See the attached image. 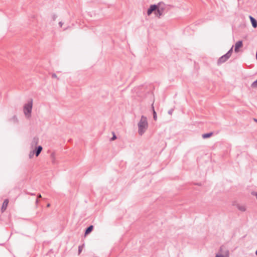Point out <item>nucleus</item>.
<instances>
[{"mask_svg": "<svg viewBox=\"0 0 257 257\" xmlns=\"http://www.w3.org/2000/svg\"><path fill=\"white\" fill-rule=\"evenodd\" d=\"M138 134L142 136L148 128V122L147 118L144 115H142L141 118L138 122Z\"/></svg>", "mask_w": 257, "mask_h": 257, "instance_id": "nucleus-1", "label": "nucleus"}, {"mask_svg": "<svg viewBox=\"0 0 257 257\" xmlns=\"http://www.w3.org/2000/svg\"><path fill=\"white\" fill-rule=\"evenodd\" d=\"M33 107V99H30L28 102L24 105L23 112L27 119H30L31 117V113Z\"/></svg>", "mask_w": 257, "mask_h": 257, "instance_id": "nucleus-2", "label": "nucleus"}, {"mask_svg": "<svg viewBox=\"0 0 257 257\" xmlns=\"http://www.w3.org/2000/svg\"><path fill=\"white\" fill-rule=\"evenodd\" d=\"M157 9H156L155 14L156 16L160 17L162 16L164 13V11L165 10V5L163 2H159L158 4Z\"/></svg>", "mask_w": 257, "mask_h": 257, "instance_id": "nucleus-3", "label": "nucleus"}, {"mask_svg": "<svg viewBox=\"0 0 257 257\" xmlns=\"http://www.w3.org/2000/svg\"><path fill=\"white\" fill-rule=\"evenodd\" d=\"M158 4L152 5L150 6V8L148 9L147 14L148 16L151 15L153 12L155 13L156 9H157Z\"/></svg>", "mask_w": 257, "mask_h": 257, "instance_id": "nucleus-4", "label": "nucleus"}, {"mask_svg": "<svg viewBox=\"0 0 257 257\" xmlns=\"http://www.w3.org/2000/svg\"><path fill=\"white\" fill-rule=\"evenodd\" d=\"M229 57H228V56L225 54L224 55H223V56H222L221 57H220L219 59L217 61V64L218 65H220V64H221L222 63H224L225 62H226L228 59H229Z\"/></svg>", "mask_w": 257, "mask_h": 257, "instance_id": "nucleus-5", "label": "nucleus"}, {"mask_svg": "<svg viewBox=\"0 0 257 257\" xmlns=\"http://www.w3.org/2000/svg\"><path fill=\"white\" fill-rule=\"evenodd\" d=\"M243 43L241 40L238 41L235 44L234 51L237 53L239 51V49L242 47Z\"/></svg>", "mask_w": 257, "mask_h": 257, "instance_id": "nucleus-6", "label": "nucleus"}, {"mask_svg": "<svg viewBox=\"0 0 257 257\" xmlns=\"http://www.w3.org/2000/svg\"><path fill=\"white\" fill-rule=\"evenodd\" d=\"M43 149V148L41 146H38L37 147H36L35 150H34L33 151L35 153L36 157H38L42 152Z\"/></svg>", "mask_w": 257, "mask_h": 257, "instance_id": "nucleus-7", "label": "nucleus"}, {"mask_svg": "<svg viewBox=\"0 0 257 257\" xmlns=\"http://www.w3.org/2000/svg\"><path fill=\"white\" fill-rule=\"evenodd\" d=\"M9 200L8 199H6L4 200L2 206L1 207V211L2 212H4L6 210L8 205L9 204Z\"/></svg>", "mask_w": 257, "mask_h": 257, "instance_id": "nucleus-8", "label": "nucleus"}, {"mask_svg": "<svg viewBox=\"0 0 257 257\" xmlns=\"http://www.w3.org/2000/svg\"><path fill=\"white\" fill-rule=\"evenodd\" d=\"M39 138L37 137H35L33 138L31 143V146L32 148H33L34 147H36L38 144L39 143Z\"/></svg>", "mask_w": 257, "mask_h": 257, "instance_id": "nucleus-9", "label": "nucleus"}, {"mask_svg": "<svg viewBox=\"0 0 257 257\" xmlns=\"http://www.w3.org/2000/svg\"><path fill=\"white\" fill-rule=\"evenodd\" d=\"M249 18L252 27L254 28H256L257 27V21L251 16H249Z\"/></svg>", "mask_w": 257, "mask_h": 257, "instance_id": "nucleus-10", "label": "nucleus"}, {"mask_svg": "<svg viewBox=\"0 0 257 257\" xmlns=\"http://www.w3.org/2000/svg\"><path fill=\"white\" fill-rule=\"evenodd\" d=\"M93 226L92 225H90L89 226H88L87 228H86L85 230V236H86L88 234H89L93 229Z\"/></svg>", "mask_w": 257, "mask_h": 257, "instance_id": "nucleus-11", "label": "nucleus"}, {"mask_svg": "<svg viewBox=\"0 0 257 257\" xmlns=\"http://www.w3.org/2000/svg\"><path fill=\"white\" fill-rule=\"evenodd\" d=\"M213 134V132H209L202 134V137L204 139H206L211 137Z\"/></svg>", "mask_w": 257, "mask_h": 257, "instance_id": "nucleus-12", "label": "nucleus"}, {"mask_svg": "<svg viewBox=\"0 0 257 257\" xmlns=\"http://www.w3.org/2000/svg\"><path fill=\"white\" fill-rule=\"evenodd\" d=\"M237 209L242 212H244L246 210V207L244 205H240L239 204H237L236 205Z\"/></svg>", "mask_w": 257, "mask_h": 257, "instance_id": "nucleus-13", "label": "nucleus"}, {"mask_svg": "<svg viewBox=\"0 0 257 257\" xmlns=\"http://www.w3.org/2000/svg\"><path fill=\"white\" fill-rule=\"evenodd\" d=\"M50 157H51V160H52V164H54V165L56 164V161L55 153H52L51 154Z\"/></svg>", "mask_w": 257, "mask_h": 257, "instance_id": "nucleus-14", "label": "nucleus"}, {"mask_svg": "<svg viewBox=\"0 0 257 257\" xmlns=\"http://www.w3.org/2000/svg\"><path fill=\"white\" fill-rule=\"evenodd\" d=\"M215 257H229V251L227 250L225 255H222L221 254H217L216 255Z\"/></svg>", "mask_w": 257, "mask_h": 257, "instance_id": "nucleus-15", "label": "nucleus"}, {"mask_svg": "<svg viewBox=\"0 0 257 257\" xmlns=\"http://www.w3.org/2000/svg\"><path fill=\"white\" fill-rule=\"evenodd\" d=\"M232 48L233 46L230 49V50H228V51L226 53V54L229 57V58L230 57L232 53Z\"/></svg>", "mask_w": 257, "mask_h": 257, "instance_id": "nucleus-16", "label": "nucleus"}, {"mask_svg": "<svg viewBox=\"0 0 257 257\" xmlns=\"http://www.w3.org/2000/svg\"><path fill=\"white\" fill-rule=\"evenodd\" d=\"M251 87L253 88L257 87V79L252 83Z\"/></svg>", "mask_w": 257, "mask_h": 257, "instance_id": "nucleus-17", "label": "nucleus"}, {"mask_svg": "<svg viewBox=\"0 0 257 257\" xmlns=\"http://www.w3.org/2000/svg\"><path fill=\"white\" fill-rule=\"evenodd\" d=\"M84 245V244H82V245H79L78 246V254H80L81 253V252H82V248H83V247Z\"/></svg>", "mask_w": 257, "mask_h": 257, "instance_id": "nucleus-18", "label": "nucleus"}, {"mask_svg": "<svg viewBox=\"0 0 257 257\" xmlns=\"http://www.w3.org/2000/svg\"><path fill=\"white\" fill-rule=\"evenodd\" d=\"M153 118L155 120H157V114L155 110H154V112H153Z\"/></svg>", "mask_w": 257, "mask_h": 257, "instance_id": "nucleus-19", "label": "nucleus"}, {"mask_svg": "<svg viewBox=\"0 0 257 257\" xmlns=\"http://www.w3.org/2000/svg\"><path fill=\"white\" fill-rule=\"evenodd\" d=\"M25 193L26 194H29L31 196H35L36 195V193H33V192H29L27 191H25Z\"/></svg>", "mask_w": 257, "mask_h": 257, "instance_id": "nucleus-20", "label": "nucleus"}, {"mask_svg": "<svg viewBox=\"0 0 257 257\" xmlns=\"http://www.w3.org/2000/svg\"><path fill=\"white\" fill-rule=\"evenodd\" d=\"M34 154H35V153H34V152L33 151H31L29 155V158H32L33 157Z\"/></svg>", "mask_w": 257, "mask_h": 257, "instance_id": "nucleus-21", "label": "nucleus"}, {"mask_svg": "<svg viewBox=\"0 0 257 257\" xmlns=\"http://www.w3.org/2000/svg\"><path fill=\"white\" fill-rule=\"evenodd\" d=\"M57 18V16L56 14H53L52 15V20L53 21H55V20L56 19V18Z\"/></svg>", "mask_w": 257, "mask_h": 257, "instance_id": "nucleus-22", "label": "nucleus"}, {"mask_svg": "<svg viewBox=\"0 0 257 257\" xmlns=\"http://www.w3.org/2000/svg\"><path fill=\"white\" fill-rule=\"evenodd\" d=\"M173 111H174V109H173V108L170 109V110H169L168 113L169 114L172 115L173 112Z\"/></svg>", "mask_w": 257, "mask_h": 257, "instance_id": "nucleus-23", "label": "nucleus"}, {"mask_svg": "<svg viewBox=\"0 0 257 257\" xmlns=\"http://www.w3.org/2000/svg\"><path fill=\"white\" fill-rule=\"evenodd\" d=\"M116 139V136H115V135L114 134V133H113V137H112V138L111 139V140H114Z\"/></svg>", "mask_w": 257, "mask_h": 257, "instance_id": "nucleus-24", "label": "nucleus"}, {"mask_svg": "<svg viewBox=\"0 0 257 257\" xmlns=\"http://www.w3.org/2000/svg\"><path fill=\"white\" fill-rule=\"evenodd\" d=\"M52 77L55 78H57L58 79V78H57V75L55 73H53L52 74Z\"/></svg>", "mask_w": 257, "mask_h": 257, "instance_id": "nucleus-25", "label": "nucleus"}, {"mask_svg": "<svg viewBox=\"0 0 257 257\" xmlns=\"http://www.w3.org/2000/svg\"><path fill=\"white\" fill-rule=\"evenodd\" d=\"M38 203H39V200H38V198H37L36 200V201H35V204H36V206L38 205Z\"/></svg>", "mask_w": 257, "mask_h": 257, "instance_id": "nucleus-26", "label": "nucleus"}, {"mask_svg": "<svg viewBox=\"0 0 257 257\" xmlns=\"http://www.w3.org/2000/svg\"><path fill=\"white\" fill-rule=\"evenodd\" d=\"M63 24V22H60L59 23V26H60V27H61L62 26Z\"/></svg>", "mask_w": 257, "mask_h": 257, "instance_id": "nucleus-27", "label": "nucleus"}, {"mask_svg": "<svg viewBox=\"0 0 257 257\" xmlns=\"http://www.w3.org/2000/svg\"><path fill=\"white\" fill-rule=\"evenodd\" d=\"M42 196H41V195L40 194H39L38 195H37V198H41Z\"/></svg>", "mask_w": 257, "mask_h": 257, "instance_id": "nucleus-28", "label": "nucleus"}, {"mask_svg": "<svg viewBox=\"0 0 257 257\" xmlns=\"http://www.w3.org/2000/svg\"><path fill=\"white\" fill-rule=\"evenodd\" d=\"M152 109L153 112H154V110H155V109H154V106L153 104H152Z\"/></svg>", "mask_w": 257, "mask_h": 257, "instance_id": "nucleus-29", "label": "nucleus"}, {"mask_svg": "<svg viewBox=\"0 0 257 257\" xmlns=\"http://www.w3.org/2000/svg\"><path fill=\"white\" fill-rule=\"evenodd\" d=\"M50 203L47 204V207H50Z\"/></svg>", "mask_w": 257, "mask_h": 257, "instance_id": "nucleus-30", "label": "nucleus"}, {"mask_svg": "<svg viewBox=\"0 0 257 257\" xmlns=\"http://www.w3.org/2000/svg\"><path fill=\"white\" fill-rule=\"evenodd\" d=\"M255 255H257V250L255 251Z\"/></svg>", "mask_w": 257, "mask_h": 257, "instance_id": "nucleus-31", "label": "nucleus"}, {"mask_svg": "<svg viewBox=\"0 0 257 257\" xmlns=\"http://www.w3.org/2000/svg\"><path fill=\"white\" fill-rule=\"evenodd\" d=\"M254 120L255 121H257V119L254 118Z\"/></svg>", "mask_w": 257, "mask_h": 257, "instance_id": "nucleus-32", "label": "nucleus"}]
</instances>
